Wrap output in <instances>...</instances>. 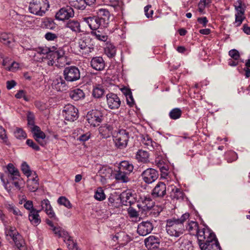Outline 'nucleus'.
I'll return each mask as SVG.
<instances>
[{
  "label": "nucleus",
  "mask_w": 250,
  "mask_h": 250,
  "mask_svg": "<svg viewBox=\"0 0 250 250\" xmlns=\"http://www.w3.org/2000/svg\"><path fill=\"white\" fill-rule=\"evenodd\" d=\"M16 246L20 250H25V242L22 236L19 234H17V236L13 239Z\"/></svg>",
  "instance_id": "41"
},
{
  "label": "nucleus",
  "mask_w": 250,
  "mask_h": 250,
  "mask_svg": "<svg viewBox=\"0 0 250 250\" xmlns=\"http://www.w3.org/2000/svg\"><path fill=\"white\" fill-rule=\"evenodd\" d=\"M90 137V134L89 133H86L85 134H83L79 137V140L83 142H85L88 140Z\"/></svg>",
  "instance_id": "64"
},
{
  "label": "nucleus",
  "mask_w": 250,
  "mask_h": 250,
  "mask_svg": "<svg viewBox=\"0 0 250 250\" xmlns=\"http://www.w3.org/2000/svg\"><path fill=\"white\" fill-rule=\"evenodd\" d=\"M106 102L108 107L110 109H116L119 108L121 101L117 95L109 93L106 95Z\"/></svg>",
  "instance_id": "12"
},
{
  "label": "nucleus",
  "mask_w": 250,
  "mask_h": 250,
  "mask_svg": "<svg viewBox=\"0 0 250 250\" xmlns=\"http://www.w3.org/2000/svg\"><path fill=\"white\" fill-rule=\"evenodd\" d=\"M91 67L98 71L103 70L105 66L104 61L101 57H96L92 59L90 62Z\"/></svg>",
  "instance_id": "23"
},
{
  "label": "nucleus",
  "mask_w": 250,
  "mask_h": 250,
  "mask_svg": "<svg viewBox=\"0 0 250 250\" xmlns=\"http://www.w3.org/2000/svg\"><path fill=\"white\" fill-rule=\"evenodd\" d=\"M118 168L129 175L133 171L134 167L129 162L124 161L121 162Z\"/></svg>",
  "instance_id": "34"
},
{
  "label": "nucleus",
  "mask_w": 250,
  "mask_h": 250,
  "mask_svg": "<svg viewBox=\"0 0 250 250\" xmlns=\"http://www.w3.org/2000/svg\"><path fill=\"white\" fill-rule=\"evenodd\" d=\"M104 92L105 90L103 86L98 84L94 87L92 95L96 98H100L103 96Z\"/></svg>",
  "instance_id": "39"
},
{
  "label": "nucleus",
  "mask_w": 250,
  "mask_h": 250,
  "mask_svg": "<svg viewBox=\"0 0 250 250\" xmlns=\"http://www.w3.org/2000/svg\"><path fill=\"white\" fill-rule=\"evenodd\" d=\"M21 169L23 173L25 174L28 178L30 177L32 174V172L30 170L29 166L26 162L22 163L21 166Z\"/></svg>",
  "instance_id": "48"
},
{
  "label": "nucleus",
  "mask_w": 250,
  "mask_h": 250,
  "mask_svg": "<svg viewBox=\"0 0 250 250\" xmlns=\"http://www.w3.org/2000/svg\"><path fill=\"white\" fill-rule=\"evenodd\" d=\"M66 27L77 33H80L82 31L80 24L77 21L70 20L68 21L66 24Z\"/></svg>",
  "instance_id": "36"
},
{
  "label": "nucleus",
  "mask_w": 250,
  "mask_h": 250,
  "mask_svg": "<svg viewBox=\"0 0 250 250\" xmlns=\"http://www.w3.org/2000/svg\"><path fill=\"white\" fill-rule=\"evenodd\" d=\"M59 50L56 51H52L50 50L47 55L44 58V59H50L51 60L57 61L58 56H60V54L59 53Z\"/></svg>",
  "instance_id": "50"
},
{
  "label": "nucleus",
  "mask_w": 250,
  "mask_h": 250,
  "mask_svg": "<svg viewBox=\"0 0 250 250\" xmlns=\"http://www.w3.org/2000/svg\"><path fill=\"white\" fill-rule=\"evenodd\" d=\"M97 17L100 18L102 26L106 28L110 22V14L109 11L105 8H100L97 10Z\"/></svg>",
  "instance_id": "14"
},
{
  "label": "nucleus",
  "mask_w": 250,
  "mask_h": 250,
  "mask_svg": "<svg viewBox=\"0 0 250 250\" xmlns=\"http://www.w3.org/2000/svg\"><path fill=\"white\" fill-rule=\"evenodd\" d=\"M0 138L3 141V142H6L7 136L5 133V129L2 128H0Z\"/></svg>",
  "instance_id": "63"
},
{
  "label": "nucleus",
  "mask_w": 250,
  "mask_h": 250,
  "mask_svg": "<svg viewBox=\"0 0 250 250\" xmlns=\"http://www.w3.org/2000/svg\"><path fill=\"white\" fill-rule=\"evenodd\" d=\"M198 244L200 247V244L206 243L216 238L215 234L208 229L203 228L198 230L197 234Z\"/></svg>",
  "instance_id": "7"
},
{
  "label": "nucleus",
  "mask_w": 250,
  "mask_h": 250,
  "mask_svg": "<svg viewBox=\"0 0 250 250\" xmlns=\"http://www.w3.org/2000/svg\"><path fill=\"white\" fill-rule=\"evenodd\" d=\"M103 114L101 111L93 109L89 111L86 115L88 123L91 126L95 127L100 125L102 122Z\"/></svg>",
  "instance_id": "6"
},
{
  "label": "nucleus",
  "mask_w": 250,
  "mask_h": 250,
  "mask_svg": "<svg viewBox=\"0 0 250 250\" xmlns=\"http://www.w3.org/2000/svg\"><path fill=\"white\" fill-rule=\"evenodd\" d=\"M141 144L143 146L150 150H153L157 146V144L153 141L152 139L147 134L141 136Z\"/></svg>",
  "instance_id": "20"
},
{
  "label": "nucleus",
  "mask_w": 250,
  "mask_h": 250,
  "mask_svg": "<svg viewBox=\"0 0 250 250\" xmlns=\"http://www.w3.org/2000/svg\"><path fill=\"white\" fill-rule=\"evenodd\" d=\"M145 244L148 250H155L160 246V239L158 237L150 235L145 239Z\"/></svg>",
  "instance_id": "15"
},
{
  "label": "nucleus",
  "mask_w": 250,
  "mask_h": 250,
  "mask_svg": "<svg viewBox=\"0 0 250 250\" xmlns=\"http://www.w3.org/2000/svg\"><path fill=\"white\" fill-rule=\"evenodd\" d=\"M69 96L72 99L76 101L83 99L85 96L83 91L79 88L74 89L70 91Z\"/></svg>",
  "instance_id": "32"
},
{
  "label": "nucleus",
  "mask_w": 250,
  "mask_h": 250,
  "mask_svg": "<svg viewBox=\"0 0 250 250\" xmlns=\"http://www.w3.org/2000/svg\"><path fill=\"white\" fill-rule=\"evenodd\" d=\"M189 214L186 213L180 218H173L167 220L166 231L167 234L172 237H178L185 231L184 223L188 219Z\"/></svg>",
  "instance_id": "1"
},
{
  "label": "nucleus",
  "mask_w": 250,
  "mask_h": 250,
  "mask_svg": "<svg viewBox=\"0 0 250 250\" xmlns=\"http://www.w3.org/2000/svg\"><path fill=\"white\" fill-rule=\"evenodd\" d=\"M5 234L7 239H9L8 237L10 238L13 239L17 236V234H19V233L17 231L16 229L14 228H10L9 229H7L5 231Z\"/></svg>",
  "instance_id": "54"
},
{
  "label": "nucleus",
  "mask_w": 250,
  "mask_h": 250,
  "mask_svg": "<svg viewBox=\"0 0 250 250\" xmlns=\"http://www.w3.org/2000/svg\"><path fill=\"white\" fill-rule=\"evenodd\" d=\"M59 53L61 55L58 56L56 65L59 67H62L65 64H69V62L68 61L67 57L64 55V51L62 50H59Z\"/></svg>",
  "instance_id": "33"
},
{
  "label": "nucleus",
  "mask_w": 250,
  "mask_h": 250,
  "mask_svg": "<svg viewBox=\"0 0 250 250\" xmlns=\"http://www.w3.org/2000/svg\"><path fill=\"white\" fill-rule=\"evenodd\" d=\"M128 174L118 168L115 174V178L116 180L122 183H127L129 181Z\"/></svg>",
  "instance_id": "29"
},
{
  "label": "nucleus",
  "mask_w": 250,
  "mask_h": 250,
  "mask_svg": "<svg viewBox=\"0 0 250 250\" xmlns=\"http://www.w3.org/2000/svg\"><path fill=\"white\" fill-rule=\"evenodd\" d=\"M40 211H41V210H32L30 211L28 217L29 221L32 225L35 226H38L41 222V220L39 214Z\"/></svg>",
  "instance_id": "27"
},
{
  "label": "nucleus",
  "mask_w": 250,
  "mask_h": 250,
  "mask_svg": "<svg viewBox=\"0 0 250 250\" xmlns=\"http://www.w3.org/2000/svg\"><path fill=\"white\" fill-rule=\"evenodd\" d=\"M186 229L190 234L192 235H197L198 230L200 229H199L198 223L196 222L192 221L188 223Z\"/></svg>",
  "instance_id": "37"
},
{
  "label": "nucleus",
  "mask_w": 250,
  "mask_h": 250,
  "mask_svg": "<svg viewBox=\"0 0 250 250\" xmlns=\"http://www.w3.org/2000/svg\"><path fill=\"white\" fill-rule=\"evenodd\" d=\"M31 131L34 138L40 145L44 146L46 144V136L39 126H34L32 127Z\"/></svg>",
  "instance_id": "11"
},
{
  "label": "nucleus",
  "mask_w": 250,
  "mask_h": 250,
  "mask_svg": "<svg viewBox=\"0 0 250 250\" xmlns=\"http://www.w3.org/2000/svg\"><path fill=\"white\" fill-rule=\"evenodd\" d=\"M13 41L12 35L5 33L0 34V42L6 45H9Z\"/></svg>",
  "instance_id": "42"
},
{
  "label": "nucleus",
  "mask_w": 250,
  "mask_h": 250,
  "mask_svg": "<svg viewBox=\"0 0 250 250\" xmlns=\"http://www.w3.org/2000/svg\"><path fill=\"white\" fill-rule=\"evenodd\" d=\"M95 198L98 201H103L105 198V195L102 188H98L95 195Z\"/></svg>",
  "instance_id": "52"
},
{
  "label": "nucleus",
  "mask_w": 250,
  "mask_h": 250,
  "mask_svg": "<svg viewBox=\"0 0 250 250\" xmlns=\"http://www.w3.org/2000/svg\"><path fill=\"white\" fill-rule=\"evenodd\" d=\"M39 179L37 174L34 172L32 178H29L27 181V188L31 192H35L39 187Z\"/></svg>",
  "instance_id": "22"
},
{
  "label": "nucleus",
  "mask_w": 250,
  "mask_h": 250,
  "mask_svg": "<svg viewBox=\"0 0 250 250\" xmlns=\"http://www.w3.org/2000/svg\"><path fill=\"white\" fill-rule=\"evenodd\" d=\"M67 245V248L69 250H80L76 243H75L72 239L71 238H68L67 241L66 242Z\"/></svg>",
  "instance_id": "55"
},
{
  "label": "nucleus",
  "mask_w": 250,
  "mask_h": 250,
  "mask_svg": "<svg viewBox=\"0 0 250 250\" xmlns=\"http://www.w3.org/2000/svg\"><path fill=\"white\" fill-rule=\"evenodd\" d=\"M74 12L70 6H66L61 8L56 14V18L61 21L67 20L73 17Z\"/></svg>",
  "instance_id": "13"
},
{
  "label": "nucleus",
  "mask_w": 250,
  "mask_h": 250,
  "mask_svg": "<svg viewBox=\"0 0 250 250\" xmlns=\"http://www.w3.org/2000/svg\"><path fill=\"white\" fill-rule=\"evenodd\" d=\"M7 169L10 175L9 176L10 179L12 180H16L19 179L20 177L19 171L14 167L13 164H9L7 166Z\"/></svg>",
  "instance_id": "30"
},
{
  "label": "nucleus",
  "mask_w": 250,
  "mask_h": 250,
  "mask_svg": "<svg viewBox=\"0 0 250 250\" xmlns=\"http://www.w3.org/2000/svg\"><path fill=\"white\" fill-rule=\"evenodd\" d=\"M41 210H44L46 213L50 218H54L55 219H57L55 217V214L52 209V208L50 205V202L48 199H44L41 202Z\"/></svg>",
  "instance_id": "25"
},
{
  "label": "nucleus",
  "mask_w": 250,
  "mask_h": 250,
  "mask_svg": "<svg viewBox=\"0 0 250 250\" xmlns=\"http://www.w3.org/2000/svg\"><path fill=\"white\" fill-rule=\"evenodd\" d=\"M112 169L108 167H103L99 171V173L102 178L106 179H109L112 175Z\"/></svg>",
  "instance_id": "38"
},
{
  "label": "nucleus",
  "mask_w": 250,
  "mask_h": 250,
  "mask_svg": "<svg viewBox=\"0 0 250 250\" xmlns=\"http://www.w3.org/2000/svg\"><path fill=\"white\" fill-rule=\"evenodd\" d=\"M200 248L202 250H220L216 238L210 241H208L206 243L200 244Z\"/></svg>",
  "instance_id": "21"
},
{
  "label": "nucleus",
  "mask_w": 250,
  "mask_h": 250,
  "mask_svg": "<svg viewBox=\"0 0 250 250\" xmlns=\"http://www.w3.org/2000/svg\"><path fill=\"white\" fill-rule=\"evenodd\" d=\"M83 21L85 22L89 27L93 31L97 30L100 27L104 28L102 26L100 18L96 16H89L83 17L82 18Z\"/></svg>",
  "instance_id": "9"
},
{
  "label": "nucleus",
  "mask_w": 250,
  "mask_h": 250,
  "mask_svg": "<svg viewBox=\"0 0 250 250\" xmlns=\"http://www.w3.org/2000/svg\"><path fill=\"white\" fill-rule=\"evenodd\" d=\"M57 37L56 34L50 32H48L45 35V38L48 41H54L57 39Z\"/></svg>",
  "instance_id": "62"
},
{
  "label": "nucleus",
  "mask_w": 250,
  "mask_h": 250,
  "mask_svg": "<svg viewBox=\"0 0 250 250\" xmlns=\"http://www.w3.org/2000/svg\"><path fill=\"white\" fill-rule=\"evenodd\" d=\"M69 3L71 6L78 9L83 10L85 8V2L83 0H70Z\"/></svg>",
  "instance_id": "43"
},
{
  "label": "nucleus",
  "mask_w": 250,
  "mask_h": 250,
  "mask_svg": "<svg viewBox=\"0 0 250 250\" xmlns=\"http://www.w3.org/2000/svg\"><path fill=\"white\" fill-rule=\"evenodd\" d=\"M153 229V226L149 221H144L138 226L137 232L142 236H146L150 233Z\"/></svg>",
  "instance_id": "16"
},
{
  "label": "nucleus",
  "mask_w": 250,
  "mask_h": 250,
  "mask_svg": "<svg viewBox=\"0 0 250 250\" xmlns=\"http://www.w3.org/2000/svg\"><path fill=\"white\" fill-rule=\"evenodd\" d=\"M63 116L66 120L73 122L78 117V110L72 104H67L63 110Z\"/></svg>",
  "instance_id": "8"
},
{
  "label": "nucleus",
  "mask_w": 250,
  "mask_h": 250,
  "mask_svg": "<svg viewBox=\"0 0 250 250\" xmlns=\"http://www.w3.org/2000/svg\"><path fill=\"white\" fill-rule=\"evenodd\" d=\"M154 205V202L149 197H145L138 202L137 207L139 209H142V212H146L149 210Z\"/></svg>",
  "instance_id": "18"
},
{
  "label": "nucleus",
  "mask_w": 250,
  "mask_h": 250,
  "mask_svg": "<svg viewBox=\"0 0 250 250\" xmlns=\"http://www.w3.org/2000/svg\"><path fill=\"white\" fill-rule=\"evenodd\" d=\"M42 26L43 27L47 29H54L56 27L54 22L49 19H45L42 22Z\"/></svg>",
  "instance_id": "46"
},
{
  "label": "nucleus",
  "mask_w": 250,
  "mask_h": 250,
  "mask_svg": "<svg viewBox=\"0 0 250 250\" xmlns=\"http://www.w3.org/2000/svg\"><path fill=\"white\" fill-rule=\"evenodd\" d=\"M50 50V49L47 47H39L37 49V53L41 55H46V56L47 55Z\"/></svg>",
  "instance_id": "60"
},
{
  "label": "nucleus",
  "mask_w": 250,
  "mask_h": 250,
  "mask_svg": "<svg viewBox=\"0 0 250 250\" xmlns=\"http://www.w3.org/2000/svg\"><path fill=\"white\" fill-rule=\"evenodd\" d=\"M151 7V6L150 5H148L146 6L144 8L145 15L146 17L148 18L151 17L153 14V11L152 10H150V11H148L149 8Z\"/></svg>",
  "instance_id": "61"
},
{
  "label": "nucleus",
  "mask_w": 250,
  "mask_h": 250,
  "mask_svg": "<svg viewBox=\"0 0 250 250\" xmlns=\"http://www.w3.org/2000/svg\"><path fill=\"white\" fill-rule=\"evenodd\" d=\"M73 51L77 54L87 55L94 50L91 39L87 36L77 39L72 44Z\"/></svg>",
  "instance_id": "2"
},
{
  "label": "nucleus",
  "mask_w": 250,
  "mask_h": 250,
  "mask_svg": "<svg viewBox=\"0 0 250 250\" xmlns=\"http://www.w3.org/2000/svg\"><path fill=\"white\" fill-rule=\"evenodd\" d=\"M52 231L54 232V234L59 237L63 238V241L65 243L67 241V239L71 237L69 235L68 232L64 230V229L60 227H55L53 228Z\"/></svg>",
  "instance_id": "26"
},
{
  "label": "nucleus",
  "mask_w": 250,
  "mask_h": 250,
  "mask_svg": "<svg viewBox=\"0 0 250 250\" xmlns=\"http://www.w3.org/2000/svg\"><path fill=\"white\" fill-rule=\"evenodd\" d=\"M236 13L245 14L246 8V5L241 0H237L233 4Z\"/></svg>",
  "instance_id": "40"
},
{
  "label": "nucleus",
  "mask_w": 250,
  "mask_h": 250,
  "mask_svg": "<svg viewBox=\"0 0 250 250\" xmlns=\"http://www.w3.org/2000/svg\"><path fill=\"white\" fill-rule=\"evenodd\" d=\"M149 155L147 151L140 149L136 153V159L139 162L146 163L149 162Z\"/></svg>",
  "instance_id": "28"
},
{
  "label": "nucleus",
  "mask_w": 250,
  "mask_h": 250,
  "mask_svg": "<svg viewBox=\"0 0 250 250\" xmlns=\"http://www.w3.org/2000/svg\"><path fill=\"white\" fill-rule=\"evenodd\" d=\"M112 127L109 125L103 126V136L104 138L109 137L112 134Z\"/></svg>",
  "instance_id": "56"
},
{
  "label": "nucleus",
  "mask_w": 250,
  "mask_h": 250,
  "mask_svg": "<svg viewBox=\"0 0 250 250\" xmlns=\"http://www.w3.org/2000/svg\"><path fill=\"white\" fill-rule=\"evenodd\" d=\"M49 7L47 0H33L30 3L29 10L33 14L42 16Z\"/></svg>",
  "instance_id": "3"
},
{
  "label": "nucleus",
  "mask_w": 250,
  "mask_h": 250,
  "mask_svg": "<svg viewBox=\"0 0 250 250\" xmlns=\"http://www.w3.org/2000/svg\"><path fill=\"white\" fill-rule=\"evenodd\" d=\"M120 199L125 206L131 205L133 203V197L129 191L123 192L121 195Z\"/></svg>",
  "instance_id": "35"
},
{
  "label": "nucleus",
  "mask_w": 250,
  "mask_h": 250,
  "mask_svg": "<svg viewBox=\"0 0 250 250\" xmlns=\"http://www.w3.org/2000/svg\"><path fill=\"white\" fill-rule=\"evenodd\" d=\"M158 172L153 168H148L144 170L141 174L143 181L146 184H151L158 178Z\"/></svg>",
  "instance_id": "10"
},
{
  "label": "nucleus",
  "mask_w": 250,
  "mask_h": 250,
  "mask_svg": "<svg viewBox=\"0 0 250 250\" xmlns=\"http://www.w3.org/2000/svg\"><path fill=\"white\" fill-rule=\"evenodd\" d=\"M58 203L61 205H63L68 208H70L72 207L71 204L69 201L65 197H60L58 200Z\"/></svg>",
  "instance_id": "51"
},
{
  "label": "nucleus",
  "mask_w": 250,
  "mask_h": 250,
  "mask_svg": "<svg viewBox=\"0 0 250 250\" xmlns=\"http://www.w3.org/2000/svg\"><path fill=\"white\" fill-rule=\"evenodd\" d=\"M94 31L91 32V34L95 36L97 40L103 42L106 41L108 37L104 33L101 32L100 30Z\"/></svg>",
  "instance_id": "44"
},
{
  "label": "nucleus",
  "mask_w": 250,
  "mask_h": 250,
  "mask_svg": "<svg viewBox=\"0 0 250 250\" xmlns=\"http://www.w3.org/2000/svg\"><path fill=\"white\" fill-rule=\"evenodd\" d=\"M170 188V196L171 198L176 200L183 199V192L179 188L173 186H171Z\"/></svg>",
  "instance_id": "31"
},
{
  "label": "nucleus",
  "mask_w": 250,
  "mask_h": 250,
  "mask_svg": "<svg viewBox=\"0 0 250 250\" xmlns=\"http://www.w3.org/2000/svg\"><path fill=\"white\" fill-rule=\"evenodd\" d=\"M26 144L35 150H39V146L36 145L32 140L28 139L26 141Z\"/></svg>",
  "instance_id": "59"
},
{
  "label": "nucleus",
  "mask_w": 250,
  "mask_h": 250,
  "mask_svg": "<svg viewBox=\"0 0 250 250\" xmlns=\"http://www.w3.org/2000/svg\"><path fill=\"white\" fill-rule=\"evenodd\" d=\"M230 57L234 60H238L240 57L239 52L236 49H232L229 52Z\"/></svg>",
  "instance_id": "57"
},
{
  "label": "nucleus",
  "mask_w": 250,
  "mask_h": 250,
  "mask_svg": "<svg viewBox=\"0 0 250 250\" xmlns=\"http://www.w3.org/2000/svg\"><path fill=\"white\" fill-rule=\"evenodd\" d=\"M15 137L18 139H24L26 138V133L20 128H17L14 131Z\"/></svg>",
  "instance_id": "47"
},
{
  "label": "nucleus",
  "mask_w": 250,
  "mask_h": 250,
  "mask_svg": "<svg viewBox=\"0 0 250 250\" xmlns=\"http://www.w3.org/2000/svg\"><path fill=\"white\" fill-rule=\"evenodd\" d=\"M235 17V19L234 24H235L236 26H239L242 24L243 21L245 19V14L236 13Z\"/></svg>",
  "instance_id": "49"
},
{
  "label": "nucleus",
  "mask_w": 250,
  "mask_h": 250,
  "mask_svg": "<svg viewBox=\"0 0 250 250\" xmlns=\"http://www.w3.org/2000/svg\"><path fill=\"white\" fill-rule=\"evenodd\" d=\"M66 81L62 77L57 76L53 81L52 83V87L58 91H65L68 88Z\"/></svg>",
  "instance_id": "17"
},
{
  "label": "nucleus",
  "mask_w": 250,
  "mask_h": 250,
  "mask_svg": "<svg viewBox=\"0 0 250 250\" xmlns=\"http://www.w3.org/2000/svg\"><path fill=\"white\" fill-rule=\"evenodd\" d=\"M105 52L108 57L112 58L116 54V48L114 46L110 44L106 47Z\"/></svg>",
  "instance_id": "53"
},
{
  "label": "nucleus",
  "mask_w": 250,
  "mask_h": 250,
  "mask_svg": "<svg viewBox=\"0 0 250 250\" xmlns=\"http://www.w3.org/2000/svg\"><path fill=\"white\" fill-rule=\"evenodd\" d=\"M179 250H193L192 244L189 240L184 237H181L176 242Z\"/></svg>",
  "instance_id": "24"
},
{
  "label": "nucleus",
  "mask_w": 250,
  "mask_h": 250,
  "mask_svg": "<svg viewBox=\"0 0 250 250\" xmlns=\"http://www.w3.org/2000/svg\"><path fill=\"white\" fill-rule=\"evenodd\" d=\"M63 74L64 79L67 82H75L80 78V70L75 66H71L65 68Z\"/></svg>",
  "instance_id": "4"
},
{
  "label": "nucleus",
  "mask_w": 250,
  "mask_h": 250,
  "mask_svg": "<svg viewBox=\"0 0 250 250\" xmlns=\"http://www.w3.org/2000/svg\"><path fill=\"white\" fill-rule=\"evenodd\" d=\"M128 139V132L125 130L121 129L114 136V141L116 146L123 148L127 146Z\"/></svg>",
  "instance_id": "5"
},
{
  "label": "nucleus",
  "mask_w": 250,
  "mask_h": 250,
  "mask_svg": "<svg viewBox=\"0 0 250 250\" xmlns=\"http://www.w3.org/2000/svg\"><path fill=\"white\" fill-rule=\"evenodd\" d=\"M25 203L24 204V207L27 210H35V209L33 208V202L30 200H24Z\"/></svg>",
  "instance_id": "58"
},
{
  "label": "nucleus",
  "mask_w": 250,
  "mask_h": 250,
  "mask_svg": "<svg viewBox=\"0 0 250 250\" xmlns=\"http://www.w3.org/2000/svg\"><path fill=\"white\" fill-rule=\"evenodd\" d=\"M167 192V187L166 184L160 182L156 185L152 192V195L154 197H163Z\"/></svg>",
  "instance_id": "19"
},
{
  "label": "nucleus",
  "mask_w": 250,
  "mask_h": 250,
  "mask_svg": "<svg viewBox=\"0 0 250 250\" xmlns=\"http://www.w3.org/2000/svg\"><path fill=\"white\" fill-rule=\"evenodd\" d=\"M182 114V111L180 108H175L172 109L169 113V117L173 120L179 119Z\"/></svg>",
  "instance_id": "45"
}]
</instances>
